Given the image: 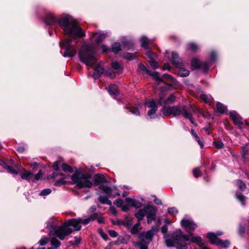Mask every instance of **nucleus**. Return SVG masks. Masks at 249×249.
I'll use <instances>...</instances> for the list:
<instances>
[{"label":"nucleus","mask_w":249,"mask_h":249,"mask_svg":"<svg viewBox=\"0 0 249 249\" xmlns=\"http://www.w3.org/2000/svg\"><path fill=\"white\" fill-rule=\"evenodd\" d=\"M44 21L48 25H52L58 22L65 34L75 38L85 36V32L81 29L77 22L70 16L61 17L57 21L50 12H47L44 17Z\"/></svg>","instance_id":"1"},{"label":"nucleus","mask_w":249,"mask_h":249,"mask_svg":"<svg viewBox=\"0 0 249 249\" xmlns=\"http://www.w3.org/2000/svg\"><path fill=\"white\" fill-rule=\"evenodd\" d=\"M173 236L175 242L178 244L177 249H187V245L189 244L186 243L185 242L188 241L196 243L199 247H202L204 244L202 239L200 236H193L192 233H189L188 235H184L179 229L175 231Z\"/></svg>","instance_id":"2"},{"label":"nucleus","mask_w":249,"mask_h":249,"mask_svg":"<svg viewBox=\"0 0 249 249\" xmlns=\"http://www.w3.org/2000/svg\"><path fill=\"white\" fill-rule=\"evenodd\" d=\"M161 111L163 114L166 116L172 115L173 117H177L182 115L184 117L188 119L192 124L196 126V124L192 113L188 111V108L186 106L177 105L172 107H163Z\"/></svg>","instance_id":"3"},{"label":"nucleus","mask_w":249,"mask_h":249,"mask_svg":"<svg viewBox=\"0 0 249 249\" xmlns=\"http://www.w3.org/2000/svg\"><path fill=\"white\" fill-rule=\"evenodd\" d=\"M96 48L93 44L83 45L79 53V57L87 66H93L97 61L95 57Z\"/></svg>","instance_id":"4"},{"label":"nucleus","mask_w":249,"mask_h":249,"mask_svg":"<svg viewBox=\"0 0 249 249\" xmlns=\"http://www.w3.org/2000/svg\"><path fill=\"white\" fill-rule=\"evenodd\" d=\"M91 178L89 174H83L81 172V169L79 168L71 176V178L74 184L80 189L84 187L90 188L92 183L89 180Z\"/></svg>","instance_id":"5"},{"label":"nucleus","mask_w":249,"mask_h":249,"mask_svg":"<svg viewBox=\"0 0 249 249\" xmlns=\"http://www.w3.org/2000/svg\"><path fill=\"white\" fill-rule=\"evenodd\" d=\"M159 231L157 227L153 226L151 229L146 232L141 233L139 235L140 241L136 243L140 249H148L149 243L152 242L153 236Z\"/></svg>","instance_id":"6"},{"label":"nucleus","mask_w":249,"mask_h":249,"mask_svg":"<svg viewBox=\"0 0 249 249\" xmlns=\"http://www.w3.org/2000/svg\"><path fill=\"white\" fill-rule=\"evenodd\" d=\"M46 224V229L48 230L50 235H55L59 239H64L63 231L61 229H63V225L59 226L58 221L57 219L54 218L50 219L47 222Z\"/></svg>","instance_id":"7"},{"label":"nucleus","mask_w":249,"mask_h":249,"mask_svg":"<svg viewBox=\"0 0 249 249\" xmlns=\"http://www.w3.org/2000/svg\"><path fill=\"white\" fill-rule=\"evenodd\" d=\"M80 218H71L65 221L63 224V228L62 230L63 231L64 239L65 237L70 234L72 232V230L71 227L73 228V231H79L81 229V225L80 224Z\"/></svg>","instance_id":"8"},{"label":"nucleus","mask_w":249,"mask_h":249,"mask_svg":"<svg viewBox=\"0 0 249 249\" xmlns=\"http://www.w3.org/2000/svg\"><path fill=\"white\" fill-rule=\"evenodd\" d=\"M216 54L214 52H212L211 54V61L200 62L197 58H193L191 61V65L195 69H201L204 71H207L212 65V62L214 60Z\"/></svg>","instance_id":"9"},{"label":"nucleus","mask_w":249,"mask_h":249,"mask_svg":"<svg viewBox=\"0 0 249 249\" xmlns=\"http://www.w3.org/2000/svg\"><path fill=\"white\" fill-rule=\"evenodd\" d=\"M223 233L220 231L216 233L209 232L207 233V237L212 244H214L221 247L227 248L230 245V242L227 240H222L217 237V236L222 235Z\"/></svg>","instance_id":"10"},{"label":"nucleus","mask_w":249,"mask_h":249,"mask_svg":"<svg viewBox=\"0 0 249 249\" xmlns=\"http://www.w3.org/2000/svg\"><path fill=\"white\" fill-rule=\"evenodd\" d=\"M71 42L72 39H65L60 44V47L65 50L63 55L65 57H72L76 53V49H74L71 45Z\"/></svg>","instance_id":"11"},{"label":"nucleus","mask_w":249,"mask_h":249,"mask_svg":"<svg viewBox=\"0 0 249 249\" xmlns=\"http://www.w3.org/2000/svg\"><path fill=\"white\" fill-rule=\"evenodd\" d=\"M160 90L161 92L159 94V98L158 99V103L160 106L163 107H167V105L172 104L175 100V97L171 94L168 97L165 99V94L163 93L164 91L167 90V88L166 87L160 88Z\"/></svg>","instance_id":"12"},{"label":"nucleus","mask_w":249,"mask_h":249,"mask_svg":"<svg viewBox=\"0 0 249 249\" xmlns=\"http://www.w3.org/2000/svg\"><path fill=\"white\" fill-rule=\"evenodd\" d=\"M143 210L145 212V215L147 216V223L149 224L155 220L157 210L155 207L151 205L145 206Z\"/></svg>","instance_id":"13"},{"label":"nucleus","mask_w":249,"mask_h":249,"mask_svg":"<svg viewBox=\"0 0 249 249\" xmlns=\"http://www.w3.org/2000/svg\"><path fill=\"white\" fill-rule=\"evenodd\" d=\"M99 188L110 198H114L116 196H120V193L116 186H113L110 188L107 186L100 185Z\"/></svg>","instance_id":"14"},{"label":"nucleus","mask_w":249,"mask_h":249,"mask_svg":"<svg viewBox=\"0 0 249 249\" xmlns=\"http://www.w3.org/2000/svg\"><path fill=\"white\" fill-rule=\"evenodd\" d=\"M181 225L186 231H194L196 228V224L192 220L190 219H183L181 221Z\"/></svg>","instance_id":"15"},{"label":"nucleus","mask_w":249,"mask_h":249,"mask_svg":"<svg viewBox=\"0 0 249 249\" xmlns=\"http://www.w3.org/2000/svg\"><path fill=\"white\" fill-rule=\"evenodd\" d=\"M230 116L234 124L238 127H241L242 125L246 124L245 121L243 120L235 111L231 112Z\"/></svg>","instance_id":"16"},{"label":"nucleus","mask_w":249,"mask_h":249,"mask_svg":"<svg viewBox=\"0 0 249 249\" xmlns=\"http://www.w3.org/2000/svg\"><path fill=\"white\" fill-rule=\"evenodd\" d=\"M145 105L150 108L151 109L148 111L147 114L151 118H155V113L157 110L158 107L154 100L145 103Z\"/></svg>","instance_id":"17"},{"label":"nucleus","mask_w":249,"mask_h":249,"mask_svg":"<svg viewBox=\"0 0 249 249\" xmlns=\"http://www.w3.org/2000/svg\"><path fill=\"white\" fill-rule=\"evenodd\" d=\"M147 59L150 63L151 67L154 69H157L159 68V65L157 62L154 60V57L157 56L155 53H152L151 52H147L146 54Z\"/></svg>","instance_id":"18"},{"label":"nucleus","mask_w":249,"mask_h":249,"mask_svg":"<svg viewBox=\"0 0 249 249\" xmlns=\"http://www.w3.org/2000/svg\"><path fill=\"white\" fill-rule=\"evenodd\" d=\"M172 63L177 67L182 66V59L179 57L178 54L175 52L172 53Z\"/></svg>","instance_id":"19"},{"label":"nucleus","mask_w":249,"mask_h":249,"mask_svg":"<svg viewBox=\"0 0 249 249\" xmlns=\"http://www.w3.org/2000/svg\"><path fill=\"white\" fill-rule=\"evenodd\" d=\"M94 72L93 74V77L95 79L98 78L101 74L104 72V69H103L102 64L98 63L97 65L94 68Z\"/></svg>","instance_id":"20"},{"label":"nucleus","mask_w":249,"mask_h":249,"mask_svg":"<svg viewBox=\"0 0 249 249\" xmlns=\"http://www.w3.org/2000/svg\"><path fill=\"white\" fill-rule=\"evenodd\" d=\"M94 181L95 185H98L101 183H105L107 182V179L105 176L103 174H97L94 175Z\"/></svg>","instance_id":"21"},{"label":"nucleus","mask_w":249,"mask_h":249,"mask_svg":"<svg viewBox=\"0 0 249 249\" xmlns=\"http://www.w3.org/2000/svg\"><path fill=\"white\" fill-rule=\"evenodd\" d=\"M97 217V213H94L90 215L89 217L83 219L82 218H80V224L83 225H87L90 222L94 220Z\"/></svg>","instance_id":"22"},{"label":"nucleus","mask_w":249,"mask_h":249,"mask_svg":"<svg viewBox=\"0 0 249 249\" xmlns=\"http://www.w3.org/2000/svg\"><path fill=\"white\" fill-rule=\"evenodd\" d=\"M148 74L151 75L152 76H153L154 77V78L156 80V85L154 87L155 88H156V86H157L158 85H159V84L160 83V82H163V83H165L164 81H163V80L162 79V78H161L160 75H159V74L158 72H156V71H153V72H151V71H150V73H149Z\"/></svg>","instance_id":"23"},{"label":"nucleus","mask_w":249,"mask_h":249,"mask_svg":"<svg viewBox=\"0 0 249 249\" xmlns=\"http://www.w3.org/2000/svg\"><path fill=\"white\" fill-rule=\"evenodd\" d=\"M93 36L95 38V41L99 43L102 42L106 37V35L100 32L93 34Z\"/></svg>","instance_id":"24"},{"label":"nucleus","mask_w":249,"mask_h":249,"mask_svg":"<svg viewBox=\"0 0 249 249\" xmlns=\"http://www.w3.org/2000/svg\"><path fill=\"white\" fill-rule=\"evenodd\" d=\"M141 108V107L139 105H136L135 107H126V108L129 109L130 112L137 116L140 115V109Z\"/></svg>","instance_id":"25"},{"label":"nucleus","mask_w":249,"mask_h":249,"mask_svg":"<svg viewBox=\"0 0 249 249\" xmlns=\"http://www.w3.org/2000/svg\"><path fill=\"white\" fill-rule=\"evenodd\" d=\"M108 91L111 95H117L119 93L118 87L114 84H111L109 86Z\"/></svg>","instance_id":"26"},{"label":"nucleus","mask_w":249,"mask_h":249,"mask_svg":"<svg viewBox=\"0 0 249 249\" xmlns=\"http://www.w3.org/2000/svg\"><path fill=\"white\" fill-rule=\"evenodd\" d=\"M99 201L102 204H107L109 206H111V201L108 199V197L106 196H100L98 198Z\"/></svg>","instance_id":"27"},{"label":"nucleus","mask_w":249,"mask_h":249,"mask_svg":"<svg viewBox=\"0 0 249 249\" xmlns=\"http://www.w3.org/2000/svg\"><path fill=\"white\" fill-rule=\"evenodd\" d=\"M141 45L145 49H148V45L149 44L150 41L149 39L145 36H142L141 38Z\"/></svg>","instance_id":"28"},{"label":"nucleus","mask_w":249,"mask_h":249,"mask_svg":"<svg viewBox=\"0 0 249 249\" xmlns=\"http://www.w3.org/2000/svg\"><path fill=\"white\" fill-rule=\"evenodd\" d=\"M200 98L205 103L209 104H210L212 102L213 100V98L211 96L207 95L204 94H200Z\"/></svg>","instance_id":"29"},{"label":"nucleus","mask_w":249,"mask_h":249,"mask_svg":"<svg viewBox=\"0 0 249 249\" xmlns=\"http://www.w3.org/2000/svg\"><path fill=\"white\" fill-rule=\"evenodd\" d=\"M145 215V212H144L143 209H140L138 212L135 214V216L137 218L139 222L142 220Z\"/></svg>","instance_id":"30"},{"label":"nucleus","mask_w":249,"mask_h":249,"mask_svg":"<svg viewBox=\"0 0 249 249\" xmlns=\"http://www.w3.org/2000/svg\"><path fill=\"white\" fill-rule=\"evenodd\" d=\"M112 68L117 73H121L122 71V67L120 64L117 62H114L111 64Z\"/></svg>","instance_id":"31"},{"label":"nucleus","mask_w":249,"mask_h":249,"mask_svg":"<svg viewBox=\"0 0 249 249\" xmlns=\"http://www.w3.org/2000/svg\"><path fill=\"white\" fill-rule=\"evenodd\" d=\"M21 167L18 165H16L15 167L8 166L7 167V169L9 172L14 174H18L20 172V169Z\"/></svg>","instance_id":"32"},{"label":"nucleus","mask_w":249,"mask_h":249,"mask_svg":"<svg viewBox=\"0 0 249 249\" xmlns=\"http://www.w3.org/2000/svg\"><path fill=\"white\" fill-rule=\"evenodd\" d=\"M187 48L188 50L193 53H196L199 50L198 46L194 43H189L188 44Z\"/></svg>","instance_id":"33"},{"label":"nucleus","mask_w":249,"mask_h":249,"mask_svg":"<svg viewBox=\"0 0 249 249\" xmlns=\"http://www.w3.org/2000/svg\"><path fill=\"white\" fill-rule=\"evenodd\" d=\"M179 68V70L178 71V74L182 77H186L189 75V71L184 69L180 66Z\"/></svg>","instance_id":"34"},{"label":"nucleus","mask_w":249,"mask_h":249,"mask_svg":"<svg viewBox=\"0 0 249 249\" xmlns=\"http://www.w3.org/2000/svg\"><path fill=\"white\" fill-rule=\"evenodd\" d=\"M51 245L54 248L56 249L58 248L61 243L60 241L56 237H52L51 239Z\"/></svg>","instance_id":"35"},{"label":"nucleus","mask_w":249,"mask_h":249,"mask_svg":"<svg viewBox=\"0 0 249 249\" xmlns=\"http://www.w3.org/2000/svg\"><path fill=\"white\" fill-rule=\"evenodd\" d=\"M216 107L217 111L221 113L225 112L227 110V107L223 104L219 102L217 103Z\"/></svg>","instance_id":"36"},{"label":"nucleus","mask_w":249,"mask_h":249,"mask_svg":"<svg viewBox=\"0 0 249 249\" xmlns=\"http://www.w3.org/2000/svg\"><path fill=\"white\" fill-rule=\"evenodd\" d=\"M65 178L64 175L62 177H60L55 182L54 185L56 186H60L66 183V181L64 180Z\"/></svg>","instance_id":"37"},{"label":"nucleus","mask_w":249,"mask_h":249,"mask_svg":"<svg viewBox=\"0 0 249 249\" xmlns=\"http://www.w3.org/2000/svg\"><path fill=\"white\" fill-rule=\"evenodd\" d=\"M140 229V223L138 221V222L135 224L131 228L130 230L131 233L133 234H136Z\"/></svg>","instance_id":"38"},{"label":"nucleus","mask_w":249,"mask_h":249,"mask_svg":"<svg viewBox=\"0 0 249 249\" xmlns=\"http://www.w3.org/2000/svg\"><path fill=\"white\" fill-rule=\"evenodd\" d=\"M62 170L66 172H69V173H72L73 172V170L71 166L68 165L66 163H63L62 165Z\"/></svg>","instance_id":"39"},{"label":"nucleus","mask_w":249,"mask_h":249,"mask_svg":"<svg viewBox=\"0 0 249 249\" xmlns=\"http://www.w3.org/2000/svg\"><path fill=\"white\" fill-rule=\"evenodd\" d=\"M236 198L240 201L243 205L245 204V196L238 192L236 193Z\"/></svg>","instance_id":"40"},{"label":"nucleus","mask_w":249,"mask_h":249,"mask_svg":"<svg viewBox=\"0 0 249 249\" xmlns=\"http://www.w3.org/2000/svg\"><path fill=\"white\" fill-rule=\"evenodd\" d=\"M121 50V45L119 43H115L112 46V51L115 53H118Z\"/></svg>","instance_id":"41"},{"label":"nucleus","mask_w":249,"mask_h":249,"mask_svg":"<svg viewBox=\"0 0 249 249\" xmlns=\"http://www.w3.org/2000/svg\"><path fill=\"white\" fill-rule=\"evenodd\" d=\"M175 233V232L172 234V240L171 239H167L166 240V244L168 247H173L175 246V244H177V246L176 247L178 246V244L176 243L174 241V234Z\"/></svg>","instance_id":"42"},{"label":"nucleus","mask_w":249,"mask_h":249,"mask_svg":"<svg viewBox=\"0 0 249 249\" xmlns=\"http://www.w3.org/2000/svg\"><path fill=\"white\" fill-rule=\"evenodd\" d=\"M237 185L238 187V189L241 191H243L245 190L246 185L242 180H237Z\"/></svg>","instance_id":"43"},{"label":"nucleus","mask_w":249,"mask_h":249,"mask_svg":"<svg viewBox=\"0 0 249 249\" xmlns=\"http://www.w3.org/2000/svg\"><path fill=\"white\" fill-rule=\"evenodd\" d=\"M64 175L63 174L59 173L57 171H56L53 173L50 178L53 180H57L60 177H62Z\"/></svg>","instance_id":"44"},{"label":"nucleus","mask_w":249,"mask_h":249,"mask_svg":"<svg viewBox=\"0 0 249 249\" xmlns=\"http://www.w3.org/2000/svg\"><path fill=\"white\" fill-rule=\"evenodd\" d=\"M21 178L23 179L30 180V179L31 178V174L30 172L25 170V173H22L21 174Z\"/></svg>","instance_id":"45"},{"label":"nucleus","mask_w":249,"mask_h":249,"mask_svg":"<svg viewBox=\"0 0 249 249\" xmlns=\"http://www.w3.org/2000/svg\"><path fill=\"white\" fill-rule=\"evenodd\" d=\"M139 70L142 72H145L147 74L150 73V71L148 70L146 67L142 64H140L139 65Z\"/></svg>","instance_id":"46"},{"label":"nucleus","mask_w":249,"mask_h":249,"mask_svg":"<svg viewBox=\"0 0 249 249\" xmlns=\"http://www.w3.org/2000/svg\"><path fill=\"white\" fill-rule=\"evenodd\" d=\"M51 192H52V190L50 189H49V188L45 189L42 190L40 192L39 196H46L49 195L51 193Z\"/></svg>","instance_id":"47"},{"label":"nucleus","mask_w":249,"mask_h":249,"mask_svg":"<svg viewBox=\"0 0 249 249\" xmlns=\"http://www.w3.org/2000/svg\"><path fill=\"white\" fill-rule=\"evenodd\" d=\"M245 230H246V226L244 225H240L239 227V229H238V233H239V235L241 236H243L245 233Z\"/></svg>","instance_id":"48"},{"label":"nucleus","mask_w":249,"mask_h":249,"mask_svg":"<svg viewBox=\"0 0 249 249\" xmlns=\"http://www.w3.org/2000/svg\"><path fill=\"white\" fill-rule=\"evenodd\" d=\"M124 57L129 60L134 59L136 58L135 55L131 53H126L124 55Z\"/></svg>","instance_id":"49"},{"label":"nucleus","mask_w":249,"mask_h":249,"mask_svg":"<svg viewBox=\"0 0 249 249\" xmlns=\"http://www.w3.org/2000/svg\"><path fill=\"white\" fill-rule=\"evenodd\" d=\"M213 143L214 146L217 149H221L224 146V144L221 141H214Z\"/></svg>","instance_id":"50"},{"label":"nucleus","mask_w":249,"mask_h":249,"mask_svg":"<svg viewBox=\"0 0 249 249\" xmlns=\"http://www.w3.org/2000/svg\"><path fill=\"white\" fill-rule=\"evenodd\" d=\"M168 213L170 214L174 215L178 213V211L176 208L170 207L168 209Z\"/></svg>","instance_id":"51"},{"label":"nucleus","mask_w":249,"mask_h":249,"mask_svg":"<svg viewBox=\"0 0 249 249\" xmlns=\"http://www.w3.org/2000/svg\"><path fill=\"white\" fill-rule=\"evenodd\" d=\"M193 174L195 178H197L201 176L200 171L198 168H196L193 170Z\"/></svg>","instance_id":"52"},{"label":"nucleus","mask_w":249,"mask_h":249,"mask_svg":"<svg viewBox=\"0 0 249 249\" xmlns=\"http://www.w3.org/2000/svg\"><path fill=\"white\" fill-rule=\"evenodd\" d=\"M114 204L118 207H121L123 206L124 202L122 199H118L114 201Z\"/></svg>","instance_id":"53"},{"label":"nucleus","mask_w":249,"mask_h":249,"mask_svg":"<svg viewBox=\"0 0 249 249\" xmlns=\"http://www.w3.org/2000/svg\"><path fill=\"white\" fill-rule=\"evenodd\" d=\"M142 206V204L141 202L135 199L134 200L132 204V207H135L136 208H141Z\"/></svg>","instance_id":"54"},{"label":"nucleus","mask_w":249,"mask_h":249,"mask_svg":"<svg viewBox=\"0 0 249 249\" xmlns=\"http://www.w3.org/2000/svg\"><path fill=\"white\" fill-rule=\"evenodd\" d=\"M48 242V238L46 237H43L39 241L40 245L43 246L46 245Z\"/></svg>","instance_id":"55"},{"label":"nucleus","mask_w":249,"mask_h":249,"mask_svg":"<svg viewBox=\"0 0 249 249\" xmlns=\"http://www.w3.org/2000/svg\"><path fill=\"white\" fill-rule=\"evenodd\" d=\"M81 238L79 237H75L74 242L70 241L71 245H78L80 243Z\"/></svg>","instance_id":"56"},{"label":"nucleus","mask_w":249,"mask_h":249,"mask_svg":"<svg viewBox=\"0 0 249 249\" xmlns=\"http://www.w3.org/2000/svg\"><path fill=\"white\" fill-rule=\"evenodd\" d=\"M190 108L191 109V111H190V112L192 114V112L194 113H196L199 111L198 108L197 107H196L195 106H194V105H190ZM188 111H189V110H188Z\"/></svg>","instance_id":"57"},{"label":"nucleus","mask_w":249,"mask_h":249,"mask_svg":"<svg viewBox=\"0 0 249 249\" xmlns=\"http://www.w3.org/2000/svg\"><path fill=\"white\" fill-rule=\"evenodd\" d=\"M134 200L133 199H132L130 197H126L125 199V202H126V203L130 206H132V204H133V202L134 201Z\"/></svg>","instance_id":"58"},{"label":"nucleus","mask_w":249,"mask_h":249,"mask_svg":"<svg viewBox=\"0 0 249 249\" xmlns=\"http://www.w3.org/2000/svg\"><path fill=\"white\" fill-rule=\"evenodd\" d=\"M99 232L101 236V237L105 240H107V235L104 232V231H102V230H99Z\"/></svg>","instance_id":"59"},{"label":"nucleus","mask_w":249,"mask_h":249,"mask_svg":"<svg viewBox=\"0 0 249 249\" xmlns=\"http://www.w3.org/2000/svg\"><path fill=\"white\" fill-rule=\"evenodd\" d=\"M108 233L109 235L112 237H116L118 235V233L113 230H109L108 231Z\"/></svg>","instance_id":"60"},{"label":"nucleus","mask_w":249,"mask_h":249,"mask_svg":"<svg viewBox=\"0 0 249 249\" xmlns=\"http://www.w3.org/2000/svg\"><path fill=\"white\" fill-rule=\"evenodd\" d=\"M43 173L41 170H39L38 173L35 176L34 179L36 180H38L42 176Z\"/></svg>","instance_id":"61"},{"label":"nucleus","mask_w":249,"mask_h":249,"mask_svg":"<svg viewBox=\"0 0 249 249\" xmlns=\"http://www.w3.org/2000/svg\"><path fill=\"white\" fill-rule=\"evenodd\" d=\"M105 74L111 78V79H113L115 77V74L112 72H110V71H107L105 72Z\"/></svg>","instance_id":"62"},{"label":"nucleus","mask_w":249,"mask_h":249,"mask_svg":"<svg viewBox=\"0 0 249 249\" xmlns=\"http://www.w3.org/2000/svg\"><path fill=\"white\" fill-rule=\"evenodd\" d=\"M60 163V161H55V162H54L53 165V168L55 170H58V168H59V164Z\"/></svg>","instance_id":"63"},{"label":"nucleus","mask_w":249,"mask_h":249,"mask_svg":"<svg viewBox=\"0 0 249 249\" xmlns=\"http://www.w3.org/2000/svg\"><path fill=\"white\" fill-rule=\"evenodd\" d=\"M162 77L164 78H166L167 79H169V80H171V81L173 82L174 79L173 78V77L171 75H170L168 74H164L162 75Z\"/></svg>","instance_id":"64"}]
</instances>
